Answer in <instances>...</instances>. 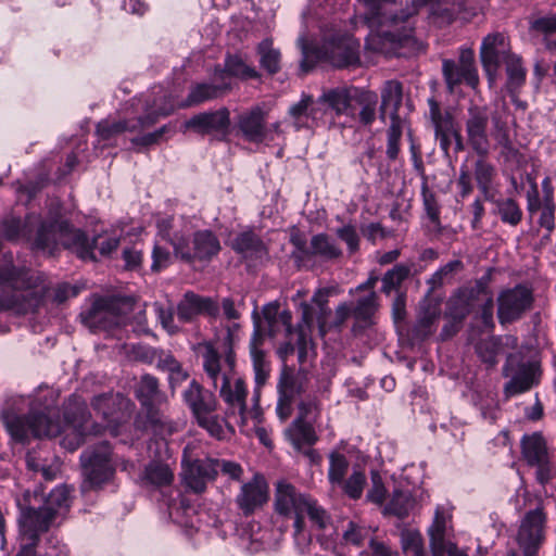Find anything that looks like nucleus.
Segmentation results:
<instances>
[{
	"label": "nucleus",
	"mask_w": 556,
	"mask_h": 556,
	"mask_svg": "<svg viewBox=\"0 0 556 556\" xmlns=\"http://www.w3.org/2000/svg\"><path fill=\"white\" fill-rule=\"evenodd\" d=\"M28 400L29 413L17 415L5 410L2 415L3 424L16 441H27L30 438H54L63 431H68L62 444L70 451L78 448L89 431L90 414L86 403L76 395H72L64 408V425L54 420V406L56 396L49 388H40Z\"/></svg>",
	"instance_id": "obj_1"
},
{
	"label": "nucleus",
	"mask_w": 556,
	"mask_h": 556,
	"mask_svg": "<svg viewBox=\"0 0 556 556\" xmlns=\"http://www.w3.org/2000/svg\"><path fill=\"white\" fill-rule=\"evenodd\" d=\"M273 506L278 517L293 521V536L296 541L304 533L305 518L318 530H326L332 523L330 514L315 497L286 479L275 483Z\"/></svg>",
	"instance_id": "obj_2"
},
{
	"label": "nucleus",
	"mask_w": 556,
	"mask_h": 556,
	"mask_svg": "<svg viewBox=\"0 0 556 556\" xmlns=\"http://www.w3.org/2000/svg\"><path fill=\"white\" fill-rule=\"evenodd\" d=\"M157 237L168 242L176 257L184 262H208L222 247L217 236L207 229L198 230L191 236V226L185 218L162 216L156 219Z\"/></svg>",
	"instance_id": "obj_3"
},
{
	"label": "nucleus",
	"mask_w": 556,
	"mask_h": 556,
	"mask_svg": "<svg viewBox=\"0 0 556 556\" xmlns=\"http://www.w3.org/2000/svg\"><path fill=\"white\" fill-rule=\"evenodd\" d=\"M18 517L20 533L23 538H39L63 518L71 506L70 489L66 485L54 488L47 496L34 492L25 498Z\"/></svg>",
	"instance_id": "obj_4"
},
{
	"label": "nucleus",
	"mask_w": 556,
	"mask_h": 556,
	"mask_svg": "<svg viewBox=\"0 0 556 556\" xmlns=\"http://www.w3.org/2000/svg\"><path fill=\"white\" fill-rule=\"evenodd\" d=\"M202 367L215 389L220 380L219 396L227 405L228 414H244L247 412L248 389L245 381L235 372V366H226L222 355L212 342L199 345Z\"/></svg>",
	"instance_id": "obj_5"
},
{
	"label": "nucleus",
	"mask_w": 556,
	"mask_h": 556,
	"mask_svg": "<svg viewBox=\"0 0 556 556\" xmlns=\"http://www.w3.org/2000/svg\"><path fill=\"white\" fill-rule=\"evenodd\" d=\"M302 51L300 71L307 74L317 61H328L336 67H345L359 63V42L349 35H336L323 46H312L303 37L298 39Z\"/></svg>",
	"instance_id": "obj_6"
},
{
	"label": "nucleus",
	"mask_w": 556,
	"mask_h": 556,
	"mask_svg": "<svg viewBox=\"0 0 556 556\" xmlns=\"http://www.w3.org/2000/svg\"><path fill=\"white\" fill-rule=\"evenodd\" d=\"M173 111L172 100L161 87H157L154 88L153 98L146 100L144 115L129 121H101L97 125V134L102 140H110L125 131H141L153 126L161 117L169 115Z\"/></svg>",
	"instance_id": "obj_7"
},
{
	"label": "nucleus",
	"mask_w": 556,
	"mask_h": 556,
	"mask_svg": "<svg viewBox=\"0 0 556 556\" xmlns=\"http://www.w3.org/2000/svg\"><path fill=\"white\" fill-rule=\"evenodd\" d=\"M80 463L85 482L91 488L101 486L114 473L111 462V446L108 442H102L92 448L84 451L80 455Z\"/></svg>",
	"instance_id": "obj_8"
},
{
	"label": "nucleus",
	"mask_w": 556,
	"mask_h": 556,
	"mask_svg": "<svg viewBox=\"0 0 556 556\" xmlns=\"http://www.w3.org/2000/svg\"><path fill=\"white\" fill-rule=\"evenodd\" d=\"M488 106L471 104L467 110L465 130L467 142L478 156L486 157L490 153V139L488 126L492 116Z\"/></svg>",
	"instance_id": "obj_9"
},
{
	"label": "nucleus",
	"mask_w": 556,
	"mask_h": 556,
	"mask_svg": "<svg viewBox=\"0 0 556 556\" xmlns=\"http://www.w3.org/2000/svg\"><path fill=\"white\" fill-rule=\"evenodd\" d=\"M83 324L91 331H110L121 327L125 316L119 311V302L116 299H97L91 307L80 314Z\"/></svg>",
	"instance_id": "obj_10"
},
{
	"label": "nucleus",
	"mask_w": 556,
	"mask_h": 556,
	"mask_svg": "<svg viewBox=\"0 0 556 556\" xmlns=\"http://www.w3.org/2000/svg\"><path fill=\"white\" fill-rule=\"evenodd\" d=\"M533 294L531 289L517 285L500 292L497 296V318L501 325L519 320L531 308Z\"/></svg>",
	"instance_id": "obj_11"
},
{
	"label": "nucleus",
	"mask_w": 556,
	"mask_h": 556,
	"mask_svg": "<svg viewBox=\"0 0 556 556\" xmlns=\"http://www.w3.org/2000/svg\"><path fill=\"white\" fill-rule=\"evenodd\" d=\"M451 515L443 506H437L431 526L428 528L432 556H468L451 540Z\"/></svg>",
	"instance_id": "obj_12"
},
{
	"label": "nucleus",
	"mask_w": 556,
	"mask_h": 556,
	"mask_svg": "<svg viewBox=\"0 0 556 556\" xmlns=\"http://www.w3.org/2000/svg\"><path fill=\"white\" fill-rule=\"evenodd\" d=\"M368 10V20L379 25H397L417 14L418 10L428 2L438 4L447 3L450 0H413V2L400 12H394L392 7L397 0H363Z\"/></svg>",
	"instance_id": "obj_13"
},
{
	"label": "nucleus",
	"mask_w": 556,
	"mask_h": 556,
	"mask_svg": "<svg viewBox=\"0 0 556 556\" xmlns=\"http://www.w3.org/2000/svg\"><path fill=\"white\" fill-rule=\"evenodd\" d=\"M514 55L515 53L510 51L509 42L504 34H489L483 38L480 47V59L490 86L495 83L501 64Z\"/></svg>",
	"instance_id": "obj_14"
},
{
	"label": "nucleus",
	"mask_w": 556,
	"mask_h": 556,
	"mask_svg": "<svg viewBox=\"0 0 556 556\" xmlns=\"http://www.w3.org/2000/svg\"><path fill=\"white\" fill-rule=\"evenodd\" d=\"M302 317L296 325V345L298 358L302 364L307 357V350L311 343V332L316 319L321 336L326 333L327 317L331 314V309L326 306V309L315 311L314 306L308 303L301 305Z\"/></svg>",
	"instance_id": "obj_15"
},
{
	"label": "nucleus",
	"mask_w": 556,
	"mask_h": 556,
	"mask_svg": "<svg viewBox=\"0 0 556 556\" xmlns=\"http://www.w3.org/2000/svg\"><path fill=\"white\" fill-rule=\"evenodd\" d=\"M545 514L542 508L529 510L521 520L517 541L523 551V556H536L544 540Z\"/></svg>",
	"instance_id": "obj_16"
},
{
	"label": "nucleus",
	"mask_w": 556,
	"mask_h": 556,
	"mask_svg": "<svg viewBox=\"0 0 556 556\" xmlns=\"http://www.w3.org/2000/svg\"><path fill=\"white\" fill-rule=\"evenodd\" d=\"M503 375L510 377L504 392L506 396H514L528 391L533 386L535 366L532 363L522 362L518 354H509L503 367Z\"/></svg>",
	"instance_id": "obj_17"
},
{
	"label": "nucleus",
	"mask_w": 556,
	"mask_h": 556,
	"mask_svg": "<svg viewBox=\"0 0 556 556\" xmlns=\"http://www.w3.org/2000/svg\"><path fill=\"white\" fill-rule=\"evenodd\" d=\"M266 118V111L260 105H254L237 115L236 128L247 141L261 143L267 139L269 131Z\"/></svg>",
	"instance_id": "obj_18"
},
{
	"label": "nucleus",
	"mask_w": 556,
	"mask_h": 556,
	"mask_svg": "<svg viewBox=\"0 0 556 556\" xmlns=\"http://www.w3.org/2000/svg\"><path fill=\"white\" fill-rule=\"evenodd\" d=\"M268 500V484L262 475H254L253 478L241 485L236 496V504L244 516L252 515L261 508Z\"/></svg>",
	"instance_id": "obj_19"
},
{
	"label": "nucleus",
	"mask_w": 556,
	"mask_h": 556,
	"mask_svg": "<svg viewBox=\"0 0 556 556\" xmlns=\"http://www.w3.org/2000/svg\"><path fill=\"white\" fill-rule=\"evenodd\" d=\"M288 116L295 130L312 129L325 116V110L312 96L303 93L300 101L290 105Z\"/></svg>",
	"instance_id": "obj_20"
},
{
	"label": "nucleus",
	"mask_w": 556,
	"mask_h": 556,
	"mask_svg": "<svg viewBox=\"0 0 556 556\" xmlns=\"http://www.w3.org/2000/svg\"><path fill=\"white\" fill-rule=\"evenodd\" d=\"M218 313L219 306L212 298L192 291H187L177 305V317L181 323H190L201 314L215 317Z\"/></svg>",
	"instance_id": "obj_21"
},
{
	"label": "nucleus",
	"mask_w": 556,
	"mask_h": 556,
	"mask_svg": "<svg viewBox=\"0 0 556 556\" xmlns=\"http://www.w3.org/2000/svg\"><path fill=\"white\" fill-rule=\"evenodd\" d=\"M182 464L185 482L195 493L204 492L206 484L216 479L215 458L184 460Z\"/></svg>",
	"instance_id": "obj_22"
},
{
	"label": "nucleus",
	"mask_w": 556,
	"mask_h": 556,
	"mask_svg": "<svg viewBox=\"0 0 556 556\" xmlns=\"http://www.w3.org/2000/svg\"><path fill=\"white\" fill-rule=\"evenodd\" d=\"M230 126V113L227 108L197 114L184 123V131L192 129L198 134L227 132Z\"/></svg>",
	"instance_id": "obj_23"
},
{
	"label": "nucleus",
	"mask_w": 556,
	"mask_h": 556,
	"mask_svg": "<svg viewBox=\"0 0 556 556\" xmlns=\"http://www.w3.org/2000/svg\"><path fill=\"white\" fill-rule=\"evenodd\" d=\"M262 315L264 317L266 334L275 339L280 332L286 337L296 336V328L292 326V314L288 309L279 311L278 302H270L263 306Z\"/></svg>",
	"instance_id": "obj_24"
},
{
	"label": "nucleus",
	"mask_w": 556,
	"mask_h": 556,
	"mask_svg": "<svg viewBox=\"0 0 556 556\" xmlns=\"http://www.w3.org/2000/svg\"><path fill=\"white\" fill-rule=\"evenodd\" d=\"M182 397L194 418L210 412H216L217 409L215 395L194 379L190 381L188 388L184 391Z\"/></svg>",
	"instance_id": "obj_25"
},
{
	"label": "nucleus",
	"mask_w": 556,
	"mask_h": 556,
	"mask_svg": "<svg viewBox=\"0 0 556 556\" xmlns=\"http://www.w3.org/2000/svg\"><path fill=\"white\" fill-rule=\"evenodd\" d=\"M403 100V85L397 80H387L381 88L380 119L386 122L389 117L391 123H404L399 110Z\"/></svg>",
	"instance_id": "obj_26"
},
{
	"label": "nucleus",
	"mask_w": 556,
	"mask_h": 556,
	"mask_svg": "<svg viewBox=\"0 0 556 556\" xmlns=\"http://www.w3.org/2000/svg\"><path fill=\"white\" fill-rule=\"evenodd\" d=\"M233 251L251 264L262 262L268 255L263 240L253 231L239 233L232 241Z\"/></svg>",
	"instance_id": "obj_27"
},
{
	"label": "nucleus",
	"mask_w": 556,
	"mask_h": 556,
	"mask_svg": "<svg viewBox=\"0 0 556 556\" xmlns=\"http://www.w3.org/2000/svg\"><path fill=\"white\" fill-rule=\"evenodd\" d=\"M135 393L142 412L162 406L167 402L166 394L160 390L157 378L150 374L141 376Z\"/></svg>",
	"instance_id": "obj_28"
},
{
	"label": "nucleus",
	"mask_w": 556,
	"mask_h": 556,
	"mask_svg": "<svg viewBox=\"0 0 556 556\" xmlns=\"http://www.w3.org/2000/svg\"><path fill=\"white\" fill-rule=\"evenodd\" d=\"M440 304L441 300L439 298H425L420 302L417 320L413 329L416 338L425 339L432 333L434 325L440 317Z\"/></svg>",
	"instance_id": "obj_29"
},
{
	"label": "nucleus",
	"mask_w": 556,
	"mask_h": 556,
	"mask_svg": "<svg viewBox=\"0 0 556 556\" xmlns=\"http://www.w3.org/2000/svg\"><path fill=\"white\" fill-rule=\"evenodd\" d=\"M143 417V429L150 430L155 437L166 439L179 429V424L164 414L161 406L141 412L139 418Z\"/></svg>",
	"instance_id": "obj_30"
},
{
	"label": "nucleus",
	"mask_w": 556,
	"mask_h": 556,
	"mask_svg": "<svg viewBox=\"0 0 556 556\" xmlns=\"http://www.w3.org/2000/svg\"><path fill=\"white\" fill-rule=\"evenodd\" d=\"M489 277L484 276L478 279L473 287L465 288L459 291L457 296L454 300L455 314L465 318L472 311L473 302L479 300L480 295H485V298L491 296L489 294L488 288Z\"/></svg>",
	"instance_id": "obj_31"
},
{
	"label": "nucleus",
	"mask_w": 556,
	"mask_h": 556,
	"mask_svg": "<svg viewBox=\"0 0 556 556\" xmlns=\"http://www.w3.org/2000/svg\"><path fill=\"white\" fill-rule=\"evenodd\" d=\"M307 376L303 371L295 372L293 369L283 367L277 384L278 394L285 399L294 401L296 396L307 391Z\"/></svg>",
	"instance_id": "obj_32"
},
{
	"label": "nucleus",
	"mask_w": 556,
	"mask_h": 556,
	"mask_svg": "<svg viewBox=\"0 0 556 556\" xmlns=\"http://www.w3.org/2000/svg\"><path fill=\"white\" fill-rule=\"evenodd\" d=\"M285 437L296 451H300L304 445H313L317 441L313 424L300 419H294L291 422L285 430Z\"/></svg>",
	"instance_id": "obj_33"
},
{
	"label": "nucleus",
	"mask_w": 556,
	"mask_h": 556,
	"mask_svg": "<svg viewBox=\"0 0 556 556\" xmlns=\"http://www.w3.org/2000/svg\"><path fill=\"white\" fill-rule=\"evenodd\" d=\"M317 103H320V108L325 110V115L328 111L334 112V114H348L353 115L351 100L349 97V92L345 89H331L327 92H324L317 99Z\"/></svg>",
	"instance_id": "obj_34"
},
{
	"label": "nucleus",
	"mask_w": 556,
	"mask_h": 556,
	"mask_svg": "<svg viewBox=\"0 0 556 556\" xmlns=\"http://www.w3.org/2000/svg\"><path fill=\"white\" fill-rule=\"evenodd\" d=\"M127 405L126 399L116 393H103L92 399V408L108 421H115V415Z\"/></svg>",
	"instance_id": "obj_35"
},
{
	"label": "nucleus",
	"mask_w": 556,
	"mask_h": 556,
	"mask_svg": "<svg viewBox=\"0 0 556 556\" xmlns=\"http://www.w3.org/2000/svg\"><path fill=\"white\" fill-rule=\"evenodd\" d=\"M521 451L523 458L530 466L549 457L546 442L539 432L522 437Z\"/></svg>",
	"instance_id": "obj_36"
},
{
	"label": "nucleus",
	"mask_w": 556,
	"mask_h": 556,
	"mask_svg": "<svg viewBox=\"0 0 556 556\" xmlns=\"http://www.w3.org/2000/svg\"><path fill=\"white\" fill-rule=\"evenodd\" d=\"M142 482L155 488L169 485L174 480V472L168 464L151 460L141 476Z\"/></svg>",
	"instance_id": "obj_37"
},
{
	"label": "nucleus",
	"mask_w": 556,
	"mask_h": 556,
	"mask_svg": "<svg viewBox=\"0 0 556 556\" xmlns=\"http://www.w3.org/2000/svg\"><path fill=\"white\" fill-rule=\"evenodd\" d=\"M496 176V169L494 165L489 163L485 157L479 156L475 163V179L477 186L486 201H492L493 194V181Z\"/></svg>",
	"instance_id": "obj_38"
},
{
	"label": "nucleus",
	"mask_w": 556,
	"mask_h": 556,
	"mask_svg": "<svg viewBox=\"0 0 556 556\" xmlns=\"http://www.w3.org/2000/svg\"><path fill=\"white\" fill-rule=\"evenodd\" d=\"M256 53L261 68L268 75L273 76L281 70V53L274 47L271 39L262 40L256 47Z\"/></svg>",
	"instance_id": "obj_39"
},
{
	"label": "nucleus",
	"mask_w": 556,
	"mask_h": 556,
	"mask_svg": "<svg viewBox=\"0 0 556 556\" xmlns=\"http://www.w3.org/2000/svg\"><path fill=\"white\" fill-rule=\"evenodd\" d=\"M429 117L434 129V135L455 134V121L447 111H442L439 102L434 98L428 99Z\"/></svg>",
	"instance_id": "obj_40"
},
{
	"label": "nucleus",
	"mask_w": 556,
	"mask_h": 556,
	"mask_svg": "<svg viewBox=\"0 0 556 556\" xmlns=\"http://www.w3.org/2000/svg\"><path fill=\"white\" fill-rule=\"evenodd\" d=\"M442 73L450 92H453L455 87L465 81L468 86L475 88L479 83V76L476 75V80H471L467 72L463 71V66L454 60H443Z\"/></svg>",
	"instance_id": "obj_41"
},
{
	"label": "nucleus",
	"mask_w": 556,
	"mask_h": 556,
	"mask_svg": "<svg viewBox=\"0 0 556 556\" xmlns=\"http://www.w3.org/2000/svg\"><path fill=\"white\" fill-rule=\"evenodd\" d=\"M341 255V249L326 233H318L312 237L309 243V257L318 256L325 261H330L338 258Z\"/></svg>",
	"instance_id": "obj_42"
},
{
	"label": "nucleus",
	"mask_w": 556,
	"mask_h": 556,
	"mask_svg": "<svg viewBox=\"0 0 556 556\" xmlns=\"http://www.w3.org/2000/svg\"><path fill=\"white\" fill-rule=\"evenodd\" d=\"M504 64L507 74L506 87L514 99L526 81V70L522 66L520 56L517 54L510 56Z\"/></svg>",
	"instance_id": "obj_43"
},
{
	"label": "nucleus",
	"mask_w": 556,
	"mask_h": 556,
	"mask_svg": "<svg viewBox=\"0 0 556 556\" xmlns=\"http://www.w3.org/2000/svg\"><path fill=\"white\" fill-rule=\"evenodd\" d=\"M493 124V135L498 146L502 148V154L506 157V160H516L519 155V151L514 147L509 134L506 122H504L500 114H494L492 116Z\"/></svg>",
	"instance_id": "obj_44"
},
{
	"label": "nucleus",
	"mask_w": 556,
	"mask_h": 556,
	"mask_svg": "<svg viewBox=\"0 0 556 556\" xmlns=\"http://www.w3.org/2000/svg\"><path fill=\"white\" fill-rule=\"evenodd\" d=\"M415 504V498L409 492L395 490L390 502L384 507V514L403 519L414 509Z\"/></svg>",
	"instance_id": "obj_45"
},
{
	"label": "nucleus",
	"mask_w": 556,
	"mask_h": 556,
	"mask_svg": "<svg viewBox=\"0 0 556 556\" xmlns=\"http://www.w3.org/2000/svg\"><path fill=\"white\" fill-rule=\"evenodd\" d=\"M222 88L211 84L194 85L187 97L180 104L182 108L194 106L207 100L215 99L222 94Z\"/></svg>",
	"instance_id": "obj_46"
},
{
	"label": "nucleus",
	"mask_w": 556,
	"mask_h": 556,
	"mask_svg": "<svg viewBox=\"0 0 556 556\" xmlns=\"http://www.w3.org/2000/svg\"><path fill=\"white\" fill-rule=\"evenodd\" d=\"M371 536L370 528L357 523L355 521H348L342 531V541L345 545H353L356 547L362 546L366 541L370 544Z\"/></svg>",
	"instance_id": "obj_47"
},
{
	"label": "nucleus",
	"mask_w": 556,
	"mask_h": 556,
	"mask_svg": "<svg viewBox=\"0 0 556 556\" xmlns=\"http://www.w3.org/2000/svg\"><path fill=\"white\" fill-rule=\"evenodd\" d=\"M79 231L83 233V236L88 244V250L90 251L89 256L83 257L78 253V251L76 250L75 247H64V248L75 252L81 260H90V261L96 260L94 254H93L94 248L99 249L101 255L106 256V255L111 254L114 250H116L119 244V239L116 237H98V238H94L92 241H89V239L86 237V235L81 230H79Z\"/></svg>",
	"instance_id": "obj_48"
},
{
	"label": "nucleus",
	"mask_w": 556,
	"mask_h": 556,
	"mask_svg": "<svg viewBox=\"0 0 556 556\" xmlns=\"http://www.w3.org/2000/svg\"><path fill=\"white\" fill-rule=\"evenodd\" d=\"M225 72L229 76L243 80L257 79L261 77L260 73L253 66L248 65L243 59L237 54L227 55L225 60Z\"/></svg>",
	"instance_id": "obj_49"
},
{
	"label": "nucleus",
	"mask_w": 556,
	"mask_h": 556,
	"mask_svg": "<svg viewBox=\"0 0 556 556\" xmlns=\"http://www.w3.org/2000/svg\"><path fill=\"white\" fill-rule=\"evenodd\" d=\"M349 469V460L343 454L332 452L329 455L328 480L332 486L343 483Z\"/></svg>",
	"instance_id": "obj_50"
},
{
	"label": "nucleus",
	"mask_w": 556,
	"mask_h": 556,
	"mask_svg": "<svg viewBox=\"0 0 556 556\" xmlns=\"http://www.w3.org/2000/svg\"><path fill=\"white\" fill-rule=\"evenodd\" d=\"M239 329V324H232L226 328L224 338L218 342V346L215 348L222 355V359L225 361L226 366L233 367L236 365V355L232 350L236 341V332Z\"/></svg>",
	"instance_id": "obj_51"
},
{
	"label": "nucleus",
	"mask_w": 556,
	"mask_h": 556,
	"mask_svg": "<svg viewBox=\"0 0 556 556\" xmlns=\"http://www.w3.org/2000/svg\"><path fill=\"white\" fill-rule=\"evenodd\" d=\"M410 268L406 265L399 264L388 270L382 277L381 291L390 294L393 290H397L401 283L409 276Z\"/></svg>",
	"instance_id": "obj_52"
},
{
	"label": "nucleus",
	"mask_w": 556,
	"mask_h": 556,
	"mask_svg": "<svg viewBox=\"0 0 556 556\" xmlns=\"http://www.w3.org/2000/svg\"><path fill=\"white\" fill-rule=\"evenodd\" d=\"M377 294L370 291L369 294L359 298L355 305L352 306L353 317L361 321H368L378 308Z\"/></svg>",
	"instance_id": "obj_53"
},
{
	"label": "nucleus",
	"mask_w": 556,
	"mask_h": 556,
	"mask_svg": "<svg viewBox=\"0 0 556 556\" xmlns=\"http://www.w3.org/2000/svg\"><path fill=\"white\" fill-rule=\"evenodd\" d=\"M195 421L198 426L206 430L211 437L217 440H222L225 438V420L220 418L217 414H215V412L203 414L197 417Z\"/></svg>",
	"instance_id": "obj_54"
},
{
	"label": "nucleus",
	"mask_w": 556,
	"mask_h": 556,
	"mask_svg": "<svg viewBox=\"0 0 556 556\" xmlns=\"http://www.w3.org/2000/svg\"><path fill=\"white\" fill-rule=\"evenodd\" d=\"M501 351V342L496 338L481 340L476 345V352L480 359L489 366L497 363V355Z\"/></svg>",
	"instance_id": "obj_55"
},
{
	"label": "nucleus",
	"mask_w": 556,
	"mask_h": 556,
	"mask_svg": "<svg viewBox=\"0 0 556 556\" xmlns=\"http://www.w3.org/2000/svg\"><path fill=\"white\" fill-rule=\"evenodd\" d=\"M497 210L502 222L510 226H517L522 218V212L513 199L498 201Z\"/></svg>",
	"instance_id": "obj_56"
},
{
	"label": "nucleus",
	"mask_w": 556,
	"mask_h": 556,
	"mask_svg": "<svg viewBox=\"0 0 556 556\" xmlns=\"http://www.w3.org/2000/svg\"><path fill=\"white\" fill-rule=\"evenodd\" d=\"M365 484V473L354 470L353 473L346 480H343V483H339L338 486H340L344 494H346L350 498L358 500L363 494Z\"/></svg>",
	"instance_id": "obj_57"
},
{
	"label": "nucleus",
	"mask_w": 556,
	"mask_h": 556,
	"mask_svg": "<svg viewBox=\"0 0 556 556\" xmlns=\"http://www.w3.org/2000/svg\"><path fill=\"white\" fill-rule=\"evenodd\" d=\"M252 319H253V333L250 339V354L251 357H255L256 353L260 354V356L265 355L264 351L261 349V345L264 342V336L266 333V330L261 324V318L256 309L252 313Z\"/></svg>",
	"instance_id": "obj_58"
},
{
	"label": "nucleus",
	"mask_w": 556,
	"mask_h": 556,
	"mask_svg": "<svg viewBox=\"0 0 556 556\" xmlns=\"http://www.w3.org/2000/svg\"><path fill=\"white\" fill-rule=\"evenodd\" d=\"M404 123H391L388 129L387 155L395 160L400 151V139L402 137Z\"/></svg>",
	"instance_id": "obj_59"
},
{
	"label": "nucleus",
	"mask_w": 556,
	"mask_h": 556,
	"mask_svg": "<svg viewBox=\"0 0 556 556\" xmlns=\"http://www.w3.org/2000/svg\"><path fill=\"white\" fill-rule=\"evenodd\" d=\"M358 119L363 125H370L376 118L377 98L365 93L359 99Z\"/></svg>",
	"instance_id": "obj_60"
},
{
	"label": "nucleus",
	"mask_w": 556,
	"mask_h": 556,
	"mask_svg": "<svg viewBox=\"0 0 556 556\" xmlns=\"http://www.w3.org/2000/svg\"><path fill=\"white\" fill-rule=\"evenodd\" d=\"M80 289L77 286H73L68 282H62L55 286L52 289L49 298L52 303L55 305H61L65 303L68 299L76 296L79 293Z\"/></svg>",
	"instance_id": "obj_61"
},
{
	"label": "nucleus",
	"mask_w": 556,
	"mask_h": 556,
	"mask_svg": "<svg viewBox=\"0 0 556 556\" xmlns=\"http://www.w3.org/2000/svg\"><path fill=\"white\" fill-rule=\"evenodd\" d=\"M318 401L316 397L308 396L302 400L298 405V417L302 421H309L313 424L318 416Z\"/></svg>",
	"instance_id": "obj_62"
},
{
	"label": "nucleus",
	"mask_w": 556,
	"mask_h": 556,
	"mask_svg": "<svg viewBox=\"0 0 556 556\" xmlns=\"http://www.w3.org/2000/svg\"><path fill=\"white\" fill-rule=\"evenodd\" d=\"M337 237L346 243L350 253L359 249V237L353 225H344L336 230Z\"/></svg>",
	"instance_id": "obj_63"
},
{
	"label": "nucleus",
	"mask_w": 556,
	"mask_h": 556,
	"mask_svg": "<svg viewBox=\"0 0 556 556\" xmlns=\"http://www.w3.org/2000/svg\"><path fill=\"white\" fill-rule=\"evenodd\" d=\"M172 258L173 256L169 250L156 242L152 250V271H160L161 269L166 268L172 263Z\"/></svg>",
	"instance_id": "obj_64"
}]
</instances>
